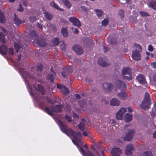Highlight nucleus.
<instances>
[{"instance_id":"31","label":"nucleus","mask_w":156,"mask_h":156,"mask_svg":"<svg viewBox=\"0 0 156 156\" xmlns=\"http://www.w3.org/2000/svg\"><path fill=\"white\" fill-rule=\"evenodd\" d=\"M29 34L31 38L34 40L37 37L36 32L34 30H31L29 32Z\"/></svg>"},{"instance_id":"48","label":"nucleus","mask_w":156,"mask_h":156,"mask_svg":"<svg viewBox=\"0 0 156 156\" xmlns=\"http://www.w3.org/2000/svg\"><path fill=\"white\" fill-rule=\"evenodd\" d=\"M79 104L81 108L84 107V106L86 105V102L85 101H82L79 102Z\"/></svg>"},{"instance_id":"35","label":"nucleus","mask_w":156,"mask_h":156,"mask_svg":"<svg viewBox=\"0 0 156 156\" xmlns=\"http://www.w3.org/2000/svg\"><path fill=\"white\" fill-rule=\"evenodd\" d=\"M61 91L64 94H67L69 92L68 88L64 86H63L62 89L61 90Z\"/></svg>"},{"instance_id":"23","label":"nucleus","mask_w":156,"mask_h":156,"mask_svg":"<svg viewBox=\"0 0 156 156\" xmlns=\"http://www.w3.org/2000/svg\"><path fill=\"white\" fill-rule=\"evenodd\" d=\"M14 22L17 26H18L22 23V20L17 17L16 14H14Z\"/></svg>"},{"instance_id":"12","label":"nucleus","mask_w":156,"mask_h":156,"mask_svg":"<svg viewBox=\"0 0 156 156\" xmlns=\"http://www.w3.org/2000/svg\"><path fill=\"white\" fill-rule=\"evenodd\" d=\"M132 57L133 60L138 61L140 60L141 56L139 51H133Z\"/></svg>"},{"instance_id":"1","label":"nucleus","mask_w":156,"mask_h":156,"mask_svg":"<svg viewBox=\"0 0 156 156\" xmlns=\"http://www.w3.org/2000/svg\"><path fill=\"white\" fill-rule=\"evenodd\" d=\"M116 83L117 87H118L120 90H122L120 93L117 94L118 97L121 99H126L127 97V94L125 91H123L126 88V84L122 81L119 80H116Z\"/></svg>"},{"instance_id":"21","label":"nucleus","mask_w":156,"mask_h":156,"mask_svg":"<svg viewBox=\"0 0 156 156\" xmlns=\"http://www.w3.org/2000/svg\"><path fill=\"white\" fill-rule=\"evenodd\" d=\"M110 104L111 105L113 106H119L120 105V101L116 98H113L111 101Z\"/></svg>"},{"instance_id":"29","label":"nucleus","mask_w":156,"mask_h":156,"mask_svg":"<svg viewBox=\"0 0 156 156\" xmlns=\"http://www.w3.org/2000/svg\"><path fill=\"white\" fill-rule=\"evenodd\" d=\"M50 5L52 7L54 8L55 9H56L57 10H59L61 11H63L64 10L61 8H60L58 5L56 4L54 2H51L50 3Z\"/></svg>"},{"instance_id":"60","label":"nucleus","mask_w":156,"mask_h":156,"mask_svg":"<svg viewBox=\"0 0 156 156\" xmlns=\"http://www.w3.org/2000/svg\"><path fill=\"white\" fill-rule=\"evenodd\" d=\"M57 87L58 89L62 90L63 87V86H62L60 84H58L57 85Z\"/></svg>"},{"instance_id":"17","label":"nucleus","mask_w":156,"mask_h":156,"mask_svg":"<svg viewBox=\"0 0 156 156\" xmlns=\"http://www.w3.org/2000/svg\"><path fill=\"white\" fill-rule=\"evenodd\" d=\"M98 64L103 67H106L110 65L108 63H107L104 61L102 58H99L98 61Z\"/></svg>"},{"instance_id":"54","label":"nucleus","mask_w":156,"mask_h":156,"mask_svg":"<svg viewBox=\"0 0 156 156\" xmlns=\"http://www.w3.org/2000/svg\"><path fill=\"white\" fill-rule=\"evenodd\" d=\"M148 50L152 52L153 51V47L151 45H149L148 46Z\"/></svg>"},{"instance_id":"27","label":"nucleus","mask_w":156,"mask_h":156,"mask_svg":"<svg viewBox=\"0 0 156 156\" xmlns=\"http://www.w3.org/2000/svg\"><path fill=\"white\" fill-rule=\"evenodd\" d=\"M44 16L48 20H51L53 18V15L49 12L46 11L44 12Z\"/></svg>"},{"instance_id":"19","label":"nucleus","mask_w":156,"mask_h":156,"mask_svg":"<svg viewBox=\"0 0 156 156\" xmlns=\"http://www.w3.org/2000/svg\"><path fill=\"white\" fill-rule=\"evenodd\" d=\"M7 48L6 46L3 45L0 46V54L2 55H5L7 53Z\"/></svg>"},{"instance_id":"13","label":"nucleus","mask_w":156,"mask_h":156,"mask_svg":"<svg viewBox=\"0 0 156 156\" xmlns=\"http://www.w3.org/2000/svg\"><path fill=\"white\" fill-rule=\"evenodd\" d=\"M62 131L65 133L67 136H69V135H73L74 131L71 128H68L67 125L64 127L61 130Z\"/></svg>"},{"instance_id":"56","label":"nucleus","mask_w":156,"mask_h":156,"mask_svg":"<svg viewBox=\"0 0 156 156\" xmlns=\"http://www.w3.org/2000/svg\"><path fill=\"white\" fill-rule=\"evenodd\" d=\"M19 7L20 9H19V8H18V9H17L19 11H23V9L22 7L21 4L20 3V4H19Z\"/></svg>"},{"instance_id":"52","label":"nucleus","mask_w":156,"mask_h":156,"mask_svg":"<svg viewBox=\"0 0 156 156\" xmlns=\"http://www.w3.org/2000/svg\"><path fill=\"white\" fill-rule=\"evenodd\" d=\"M65 118L66 119L67 121L69 122H72L71 118L68 116L67 115H66L65 117Z\"/></svg>"},{"instance_id":"46","label":"nucleus","mask_w":156,"mask_h":156,"mask_svg":"<svg viewBox=\"0 0 156 156\" xmlns=\"http://www.w3.org/2000/svg\"><path fill=\"white\" fill-rule=\"evenodd\" d=\"M83 131V134L85 136H87L90 133L89 131L87 129H85V130Z\"/></svg>"},{"instance_id":"47","label":"nucleus","mask_w":156,"mask_h":156,"mask_svg":"<svg viewBox=\"0 0 156 156\" xmlns=\"http://www.w3.org/2000/svg\"><path fill=\"white\" fill-rule=\"evenodd\" d=\"M108 23V20L105 19L102 21L101 23L102 25L105 26H107Z\"/></svg>"},{"instance_id":"63","label":"nucleus","mask_w":156,"mask_h":156,"mask_svg":"<svg viewBox=\"0 0 156 156\" xmlns=\"http://www.w3.org/2000/svg\"><path fill=\"white\" fill-rule=\"evenodd\" d=\"M153 79L154 82L156 83V73L153 75Z\"/></svg>"},{"instance_id":"33","label":"nucleus","mask_w":156,"mask_h":156,"mask_svg":"<svg viewBox=\"0 0 156 156\" xmlns=\"http://www.w3.org/2000/svg\"><path fill=\"white\" fill-rule=\"evenodd\" d=\"M148 5L150 7L156 10V1H152L148 3Z\"/></svg>"},{"instance_id":"9","label":"nucleus","mask_w":156,"mask_h":156,"mask_svg":"<svg viewBox=\"0 0 156 156\" xmlns=\"http://www.w3.org/2000/svg\"><path fill=\"white\" fill-rule=\"evenodd\" d=\"M78 149L83 156H95L93 153L89 150L86 152L82 147H78Z\"/></svg>"},{"instance_id":"49","label":"nucleus","mask_w":156,"mask_h":156,"mask_svg":"<svg viewBox=\"0 0 156 156\" xmlns=\"http://www.w3.org/2000/svg\"><path fill=\"white\" fill-rule=\"evenodd\" d=\"M9 53L12 56L14 54V50L12 48H9Z\"/></svg>"},{"instance_id":"41","label":"nucleus","mask_w":156,"mask_h":156,"mask_svg":"<svg viewBox=\"0 0 156 156\" xmlns=\"http://www.w3.org/2000/svg\"><path fill=\"white\" fill-rule=\"evenodd\" d=\"M43 68V65L41 63H38L37 64V68L38 70V71H39L41 72Z\"/></svg>"},{"instance_id":"42","label":"nucleus","mask_w":156,"mask_h":156,"mask_svg":"<svg viewBox=\"0 0 156 156\" xmlns=\"http://www.w3.org/2000/svg\"><path fill=\"white\" fill-rule=\"evenodd\" d=\"M53 43L54 46H56L59 43L58 38L56 37L54 38L53 41Z\"/></svg>"},{"instance_id":"22","label":"nucleus","mask_w":156,"mask_h":156,"mask_svg":"<svg viewBox=\"0 0 156 156\" xmlns=\"http://www.w3.org/2000/svg\"><path fill=\"white\" fill-rule=\"evenodd\" d=\"M34 87L37 91L40 92L42 95L45 94V91L44 88L40 84H38L37 88H35V87Z\"/></svg>"},{"instance_id":"20","label":"nucleus","mask_w":156,"mask_h":156,"mask_svg":"<svg viewBox=\"0 0 156 156\" xmlns=\"http://www.w3.org/2000/svg\"><path fill=\"white\" fill-rule=\"evenodd\" d=\"M113 87L112 84L111 83H105L103 84V88L105 90L111 91Z\"/></svg>"},{"instance_id":"15","label":"nucleus","mask_w":156,"mask_h":156,"mask_svg":"<svg viewBox=\"0 0 156 156\" xmlns=\"http://www.w3.org/2000/svg\"><path fill=\"white\" fill-rule=\"evenodd\" d=\"M73 50L78 55H81L83 52V50L80 46L76 44L73 47Z\"/></svg>"},{"instance_id":"43","label":"nucleus","mask_w":156,"mask_h":156,"mask_svg":"<svg viewBox=\"0 0 156 156\" xmlns=\"http://www.w3.org/2000/svg\"><path fill=\"white\" fill-rule=\"evenodd\" d=\"M14 47L16 52H18L20 48V45L18 43L15 42L14 43Z\"/></svg>"},{"instance_id":"59","label":"nucleus","mask_w":156,"mask_h":156,"mask_svg":"<svg viewBox=\"0 0 156 156\" xmlns=\"http://www.w3.org/2000/svg\"><path fill=\"white\" fill-rule=\"evenodd\" d=\"M151 66L154 68H156V62H153L151 64Z\"/></svg>"},{"instance_id":"34","label":"nucleus","mask_w":156,"mask_h":156,"mask_svg":"<svg viewBox=\"0 0 156 156\" xmlns=\"http://www.w3.org/2000/svg\"><path fill=\"white\" fill-rule=\"evenodd\" d=\"M62 2L67 8L70 9L72 5L68 0H61Z\"/></svg>"},{"instance_id":"50","label":"nucleus","mask_w":156,"mask_h":156,"mask_svg":"<svg viewBox=\"0 0 156 156\" xmlns=\"http://www.w3.org/2000/svg\"><path fill=\"white\" fill-rule=\"evenodd\" d=\"M36 17L34 16L30 17L29 18V20L31 22H34L36 21Z\"/></svg>"},{"instance_id":"7","label":"nucleus","mask_w":156,"mask_h":156,"mask_svg":"<svg viewBox=\"0 0 156 156\" xmlns=\"http://www.w3.org/2000/svg\"><path fill=\"white\" fill-rule=\"evenodd\" d=\"M134 133V131L133 129H128L126 134L124 137V140L125 141H129L132 138L133 135Z\"/></svg>"},{"instance_id":"51","label":"nucleus","mask_w":156,"mask_h":156,"mask_svg":"<svg viewBox=\"0 0 156 156\" xmlns=\"http://www.w3.org/2000/svg\"><path fill=\"white\" fill-rule=\"evenodd\" d=\"M140 15L143 16H149V14L146 12L140 11Z\"/></svg>"},{"instance_id":"44","label":"nucleus","mask_w":156,"mask_h":156,"mask_svg":"<svg viewBox=\"0 0 156 156\" xmlns=\"http://www.w3.org/2000/svg\"><path fill=\"white\" fill-rule=\"evenodd\" d=\"M124 12L122 9H120L119 10V15L121 16L120 18L122 20L124 17Z\"/></svg>"},{"instance_id":"14","label":"nucleus","mask_w":156,"mask_h":156,"mask_svg":"<svg viewBox=\"0 0 156 156\" xmlns=\"http://www.w3.org/2000/svg\"><path fill=\"white\" fill-rule=\"evenodd\" d=\"M72 136L79 142L80 141L82 138V134L80 132L74 131Z\"/></svg>"},{"instance_id":"32","label":"nucleus","mask_w":156,"mask_h":156,"mask_svg":"<svg viewBox=\"0 0 156 156\" xmlns=\"http://www.w3.org/2000/svg\"><path fill=\"white\" fill-rule=\"evenodd\" d=\"M56 76V73L55 72H53V74H48L47 76V79L51 82H54V77Z\"/></svg>"},{"instance_id":"61","label":"nucleus","mask_w":156,"mask_h":156,"mask_svg":"<svg viewBox=\"0 0 156 156\" xmlns=\"http://www.w3.org/2000/svg\"><path fill=\"white\" fill-rule=\"evenodd\" d=\"M128 111L130 112H131L133 111V109L130 107H128Z\"/></svg>"},{"instance_id":"4","label":"nucleus","mask_w":156,"mask_h":156,"mask_svg":"<svg viewBox=\"0 0 156 156\" xmlns=\"http://www.w3.org/2000/svg\"><path fill=\"white\" fill-rule=\"evenodd\" d=\"M44 98H46L48 103L51 104H54V102L52 101L51 98H48L47 96L41 97L39 100H37V101L39 106L42 110L44 109L45 106L46 107L47 106V103L44 100Z\"/></svg>"},{"instance_id":"24","label":"nucleus","mask_w":156,"mask_h":156,"mask_svg":"<svg viewBox=\"0 0 156 156\" xmlns=\"http://www.w3.org/2000/svg\"><path fill=\"white\" fill-rule=\"evenodd\" d=\"M136 79L141 84H144L145 83V80L144 76L143 75L140 74L136 77Z\"/></svg>"},{"instance_id":"5","label":"nucleus","mask_w":156,"mask_h":156,"mask_svg":"<svg viewBox=\"0 0 156 156\" xmlns=\"http://www.w3.org/2000/svg\"><path fill=\"white\" fill-rule=\"evenodd\" d=\"M131 69L128 67L124 68L122 71V75L124 80H132Z\"/></svg>"},{"instance_id":"38","label":"nucleus","mask_w":156,"mask_h":156,"mask_svg":"<svg viewBox=\"0 0 156 156\" xmlns=\"http://www.w3.org/2000/svg\"><path fill=\"white\" fill-rule=\"evenodd\" d=\"M0 41L3 44H5L6 43L5 39V36L4 34L2 32H0Z\"/></svg>"},{"instance_id":"55","label":"nucleus","mask_w":156,"mask_h":156,"mask_svg":"<svg viewBox=\"0 0 156 156\" xmlns=\"http://www.w3.org/2000/svg\"><path fill=\"white\" fill-rule=\"evenodd\" d=\"M110 42L112 44H116V40L114 39H112L110 40Z\"/></svg>"},{"instance_id":"3","label":"nucleus","mask_w":156,"mask_h":156,"mask_svg":"<svg viewBox=\"0 0 156 156\" xmlns=\"http://www.w3.org/2000/svg\"><path fill=\"white\" fill-rule=\"evenodd\" d=\"M151 104L150 95L148 93L146 92L144 99L140 106L144 110H145L150 108Z\"/></svg>"},{"instance_id":"10","label":"nucleus","mask_w":156,"mask_h":156,"mask_svg":"<svg viewBox=\"0 0 156 156\" xmlns=\"http://www.w3.org/2000/svg\"><path fill=\"white\" fill-rule=\"evenodd\" d=\"M134 150V147L132 144H128L126 147L125 151V154L127 155H130L132 154V151Z\"/></svg>"},{"instance_id":"40","label":"nucleus","mask_w":156,"mask_h":156,"mask_svg":"<svg viewBox=\"0 0 156 156\" xmlns=\"http://www.w3.org/2000/svg\"><path fill=\"white\" fill-rule=\"evenodd\" d=\"M95 10L96 11V12L97 13V16L98 17H100L102 16V15L103 14V12L101 10L98 9H96Z\"/></svg>"},{"instance_id":"36","label":"nucleus","mask_w":156,"mask_h":156,"mask_svg":"<svg viewBox=\"0 0 156 156\" xmlns=\"http://www.w3.org/2000/svg\"><path fill=\"white\" fill-rule=\"evenodd\" d=\"M61 33L64 37H67L68 36L67 29L66 28L63 27L61 29Z\"/></svg>"},{"instance_id":"30","label":"nucleus","mask_w":156,"mask_h":156,"mask_svg":"<svg viewBox=\"0 0 156 156\" xmlns=\"http://www.w3.org/2000/svg\"><path fill=\"white\" fill-rule=\"evenodd\" d=\"M85 121H84V122H81L78 125H77V126L78 127L79 129L81 131H83L86 129V126L84 123Z\"/></svg>"},{"instance_id":"45","label":"nucleus","mask_w":156,"mask_h":156,"mask_svg":"<svg viewBox=\"0 0 156 156\" xmlns=\"http://www.w3.org/2000/svg\"><path fill=\"white\" fill-rule=\"evenodd\" d=\"M143 156H153V155L151 151H149L144 152Z\"/></svg>"},{"instance_id":"37","label":"nucleus","mask_w":156,"mask_h":156,"mask_svg":"<svg viewBox=\"0 0 156 156\" xmlns=\"http://www.w3.org/2000/svg\"><path fill=\"white\" fill-rule=\"evenodd\" d=\"M57 123L59 126L60 129L61 130L66 125V124H63L62 122L59 120H58Z\"/></svg>"},{"instance_id":"53","label":"nucleus","mask_w":156,"mask_h":156,"mask_svg":"<svg viewBox=\"0 0 156 156\" xmlns=\"http://www.w3.org/2000/svg\"><path fill=\"white\" fill-rule=\"evenodd\" d=\"M36 26L39 29H40L41 31L43 30V27L42 25L39 23H36Z\"/></svg>"},{"instance_id":"25","label":"nucleus","mask_w":156,"mask_h":156,"mask_svg":"<svg viewBox=\"0 0 156 156\" xmlns=\"http://www.w3.org/2000/svg\"><path fill=\"white\" fill-rule=\"evenodd\" d=\"M72 72V70L70 68H67L62 73V74L64 77H66V76L71 73Z\"/></svg>"},{"instance_id":"16","label":"nucleus","mask_w":156,"mask_h":156,"mask_svg":"<svg viewBox=\"0 0 156 156\" xmlns=\"http://www.w3.org/2000/svg\"><path fill=\"white\" fill-rule=\"evenodd\" d=\"M122 153V150L119 148H114L112 149L111 154L112 156H119Z\"/></svg>"},{"instance_id":"28","label":"nucleus","mask_w":156,"mask_h":156,"mask_svg":"<svg viewBox=\"0 0 156 156\" xmlns=\"http://www.w3.org/2000/svg\"><path fill=\"white\" fill-rule=\"evenodd\" d=\"M5 21V17L3 12L0 9V23H3Z\"/></svg>"},{"instance_id":"64","label":"nucleus","mask_w":156,"mask_h":156,"mask_svg":"<svg viewBox=\"0 0 156 156\" xmlns=\"http://www.w3.org/2000/svg\"><path fill=\"white\" fill-rule=\"evenodd\" d=\"M21 58V55H20L19 56H18V58H17V61H18V62H19L20 61Z\"/></svg>"},{"instance_id":"2","label":"nucleus","mask_w":156,"mask_h":156,"mask_svg":"<svg viewBox=\"0 0 156 156\" xmlns=\"http://www.w3.org/2000/svg\"><path fill=\"white\" fill-rule=\"evenodd\" d=\"M44 112L50 116H52L53 112H62L61 107L60 105H56L55 106L51 105L50 106V108L48 107H45Z\"/></svg>"},{"instance_id":"57","label":"nucleus","mask_w":156,"mask_h":156,"mask_svg":"<svg viewBox=\"0 0 156 156\" xmlns=\"http://www.w3.org/2000/svg\"><path fill=\"white\" fill-rule=\"evenodd\" d=\"M104 52L105 53H106L109 50V48H108L106 47L105 46L103 47Z\"/></svg>"},{"instance_id":"26","label":"nucleus","mask_w":156,"mask_h":156,"mask_svg":"<svg viewBox=\"0 0 156 156\" xmlns=\"http://www.w3.org/2000/svg\"><path fill=\"white\" fill-rule=\"evenodd\" d=\"M125 120L126 122H130L132 119V116L128 113H126L124 115Z\"/></svg>"},{"instance_id":"8","label":"nucleus","mask_w":156,"mask_h":156,"mask_svg":"<svg viewBox=\"0 0 156 156\" xmlns=\"http://www.w3.org/2000/svg\"><path fill=\"white\" fill-rule=\"evenodd\" d=\"M69 21L73 23L74 26L79 27L81 26V24L80 21L78 19L76 18L71 17L69 18Z\"/></svg>"},{"instance_id":"62","label":"nucleus","mask_w":156,"mask_h":156,"mask_svg":"<svg viewBox=\"0 0 156 156\" xmlns=\"http://www.w3.org/2000/svg\"><path fill=\"white\" fill-rule=\"evenodd\" d=\"M75 96L76 98L78 99H80V95L78 94H75Z\"/></svg>"},{"instance_id":"39","label":"nucleus","mask_w":156,"mask_h":156,"mask_svg":"<svg viewBox=\"0 0 156 156\" xmlns=\"http://www.w3.org/2000/svg\"><path fill=\"white\" fill-rule=\"evenodd\" d=\"M134 46L136 47V50L134 51H139L140 53L142 51V48L141 46L139 44H135Z\"/></svg>"},{"instance_id":"18","label":"nucleus","mask_w":156,"mask_h":156,"mask_svg":"<svg viewBox=\"0 0 156 156\" xmlns=\"http://www.w3.org/2000/svg\"><path fill=\"white\" fill-rule=\"evenodd\" d=\"M37 43L41 47H45L47 45V43L45 40L43 39H39L37 41Z\"/></svg>"},{"instance_id":"11","label":"nucleus","mask_w":156,"mask_h":156,"mask_svg":"<svg viewBox=\"0 0 156 156\" xmlns=\"http://www.w3.org/2000/svg\"><path fill=\"white\" fill-rule=\"evenodd\" d=\"M126 112V109L123 108H121L116 114V119H121L123 114Z\"/></svg>"},{"instance_id":"6","label":"nucleus","mask_w":156,"mask_h":156,"mask_svg":"<svg viewBox=\"0 0 156 156\" xmlns=\"http://www.w3.org/2000/svg\"><path fill=\"white\" fill-rule=\"evenodd\" d=\"M19 71L23 78L28 79H30L34 80L36 79V78L34 76L31 75L27 72L24 71L23 69H20Z\"/></svg>"},{"instance_id":"58","label":"nucleus","mask_w":156,"mask_h":156,"mask_svg":"<svg viewBox=\"0 0 156 156\" xmlns=\"http://www.w3.org/2000/svg\"><path fill=\"white\" fill-rule=\"evenodd\" d=\"M72 142L76 146H78L79 145L78 143L74 139L72 140Z\"/></svg>"}]
</instances>
